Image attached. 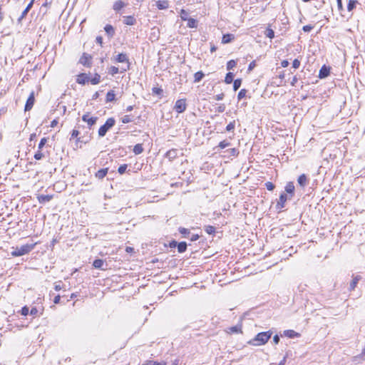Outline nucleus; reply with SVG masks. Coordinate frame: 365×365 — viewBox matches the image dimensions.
Wrapping results in <instances>:
<instances>
[{"instance_id":"nucleus-1","label":"nucleus","mask_w":365,"mask_h":365,"mask_svg":"<svg viewBox=\"0 0 365 365\" xmlns=\"http://www.w3.org/2000/svg\"><path fill=\"white\" fill-rule=\"evenodd\" d=\"M272 335V331H263L257 334L255 338L248 343L252 346H262L265 344Z\"/></svg>"},{"instance_id":"nucleus-2","label":"nucleus","mask_w":365,"mask_h":365,"mask_svg":"<svg viewBox=\"0 0 365 365\" xmlns=\"http://www.w3.org/2000/svg\"><path fill=\"white\" fill-rule=\"evenodd\" d=\"M34 245H35L34 244H26L21 245L19 247H17L11 252V254L13 257H20L30 252L34 248Z\"/></svg>"},{"instance_id":"nucleus-3","label":"nucleus","mask_w":365,"mask_h":365,"mask_svg":"<svg viewBox=\"0 0 365 365\" xmlns=\"http://www.w3.org/2000/svg\"><path fill=\"white\" fill-rule=\"evenodd\" d=\"M115 120L113 118H109L107 119L104 125L100 127L98 130V135L100 137H103L106 135L107 131L114 126Z\"/></svg>"},{"instance_id":"nucleus-4","label":"nucleus","mask_w":365,"mask_h":365,"mask_svg":"<svg viewBox=\"0 0 365 365\" xmlns=\"http://www.w3.org/2000/svg\"><path fill=\"white\" fill-rule=\"evenodd\" d=\"M187 105L185 102V99H179L175 102L174 110L178 113H181L186 110Z\"/></svg>"},{"instance_id":"nucleus-5","label":"nucleus","mask_w":365,"mask_h":365,"mask_svg":"<svg viewBox=\"0 0 365 365\" xmlns=\"http://www.w3.org/2000/svg\"><path fill=\"white\" fill-rule=\"evenodd\" d=\"M289 197L288 195L283 192L280 195L279 200L277 201V207L279 209H282L285 207V203L287 200L289 199Z\"/></svg>"},{"instance_id":"nucleus-6","label":"nucleus","mask_w":365,"mask_h":365,"mask_svg":"<svg viewBox=\"0 0 365 365\" xmlns=\"http://www.w3.org/2000/svg\"><path fill=\"white\" fill-rule=\"evenodd\" d=\"M34 101H35L34 93V91H32L26 101V103L25 105V108H24L25 111L30 110L32 108V107L34 104Z\"/></svg>"},{"instance_id":"nucleus-7","label":"nucleus","mask_w":365,"mask_h":365,"mask_svg":"<svg viewBox=\"0 0 365 365\" xmlns=\"http://www.w3.org/2000/svg\"><path fill=\"white\" fill-rule=\"evenodd\" d=\"M82 120L84 122H86L88 126L91 128L93 125L96 124L98 118L97 117H90L88 113L84 114L82 117Z\"/></svg>"},{"instance_id":"nucleus-8","label":"nucleus","mask_w":365,"mask_h":365,"mask_svg":"<svg viewBox=\"0 0 365 365\" xmlns=\"http://www.w3.org/2000/svg\"><path fill=\"white\" fill-rule=\"evenodd\" d=\"M285 192L289 195V200H291L294 195V185L293 182H288L284 187Z\"/></svg>"},{"instance_id":"nucleus-9","label":"nucleus","mask_w":365,"mask_h":365,"mask_svg":"<svg viewBox=\"0 0 365 365\" xmlns=\"http://www.w3.org/2000/svg\"><path fill=\"white\" fill-rule=\"evenodd\" d=\"M178 155V151L177 149L172 148L169 150L165 155V158H168L170 161L175 160Z\"/></svg>"},{"instance_id":"nucleus-10","label":"nucleus","mask_w":365,"mask_h":365,"mask_svg":"<svg viewBox=\"0 0 365 365\" xmlns=\"http://www.w3.org/2000/svg\"><path fill=\"white\" fill-rule=\"evenodd\" d=\"M89 81V77L86 73H81L77 76L76 82L79 84H85Z\"/></svg>"},{"instance_id":"nucleus-11","label":"nucleus","mask_w":365,"mask_h":365,"mask_svg":"<svg viewBox=\"0 0 365 365\" xmlns=\"http://www.w3.org/2000/svg\"><path fill=\"white\" fill-rule=\"evenodd\" d=\"M329 68L327 67L326 66H323L319 70V78L322 79L327 77L329 74Z\"/></svg>"},{"instance_id":"nucleus-12","label":"nucleus","mask_w":365,"mask_h":365,"mask_svg":"<svg viewBox=\"0 0 365 365\" xmlns=\"http://www.w3.org/2000/svg\"><path fill=\"white\" fill-rule=\"evenodd\" d=\"M235 39V35L232 34H226L222 36V43L223 44L229 43Z\"/></svg>"},{"instance_id":"nucleus-13","label":"nucleus","mask_w":365,"mask_h":365,"mask_svg":"<svg viewBox=\"0 0 365 365\" xmlns=\"http://www.w3.org/2000/svg\"><path fill=\"white\" fill-rule=\"evenodd\" d=\"M156 6L160 10L167 9L169 7V2L167 0L158 1Z\"/></svg>"},{"instance_id":"nucleus-14","label":"nucleus","mask_w":365,"mask_h":365,"mask_svg":"<svg viewBox=\"0 0 365 365\" xmlns=\"http://www.w3.org/2000/svg\"><path fill=\"white\" fill-rule=\"evenodd\" d=\"M297 182L302 187H304L307 185V182H308V180H307L306 175L302 174L301 175H299L297 179Z\"/></svg>"},{"instance_id":"nucleus-15","label":"nucleus","mask_w":365,"mask_h":365,"mask_svg":"<svg viewBox=\"0 0 365 365\" xmlns=\"http://www.w3.org/2000/svg\"><path fill=\"white\" fill-rule=\"evenodd\" d=\"M39 203H45L49 202L53 198V195H40L37 197Z\"/></svg>"},{"instance_id":"nucleus-16","label":"nucleus","mask_w":365,"mask_h":365,"mask_svg":"<svg viewBox=\"0 0 365 365\" xmlns=\"http://www.w3.org/2000/svg\"><path fill=\"white\" fill-rule=\"evenodd\" d=\"M108 168H103L96 173L95 176L99 180H102L107 175Z\"/></svg>"},{"instance_id":"nucleus-17","label":"nucleus","mask_w":365,"mask_h":365,"mask_svg":"<svg viewBox=\"0 0 365 365\" xmlns=\"http://www.w3.org/2000/svg\"><path fill=\"white\" fill-rule=\"evenodd\" d=\"M125 6V4L122 0H118L114 3V4L113 6V9L115 11H119Z\"/></svg>"},{"instance_id":"nucleus-18","label":"nucleus","mask_w":365,"mask_h":365,"mask_svg":"<svg viewBox=\"0 0 365 365\" xmlns=\"http://www.w3.org/2000/svg\"><path fill=\"white\" fill-rule=\"evenodd\" d=\"M35 0H31L30 1V3L27 5V6L26 7V9L23 11L20 18H19V20H21L23 19L24 18H25V16L27 15L28 12L30 11V9L32 8L33 6V4H34V2Z\"/></svg>"},{"instance_id":"nucleus-19","label":"nucleus","mask_w":365,"mask_h":365,"mask_svg":"<svg viewBox=\"0 0 365 365\" xmlns=\"http://www.w3.org/2000/svg\"><path fill=\"white\" fill-rule=\"evenodd\" d=\"M104 264V261L101 259H96L93 262V266L96 269H101L102 270L106 269L103 267Z\"/></svg>"},{"instance_id":"nucleus-20","label":"nucleus","mask_w":365,"mask_h":365,"mask_svg":"<svg viewBox=\"0 0 365 365\" xmlns=\"http://www.w3.org/2000/svg\"><path fill=\"white\" fill-rule=\"evenodd\" d=\"M104 30L109 37H113L115 34V29L113 26L110 24H107L104 27Z\"/></svg>"},{"instance_id":"nucleus-21","label":"nucleus","mask_w":365,"mask_h":365,"mask_svg":"<svg viewBox=\"0 0 365 365\" xmlns=\"http://www.w3.org/2000/svg\"><path fill=\"white\" fill-rule=\"evenodd\" d=\"M136 22L135 19L132 16H124L123 23L126 25L132 26Z\"/></svg>"},{"instance_id":"nucleus-22","label":"nucleus","mask_w":365,"mask_h":365,"mask_svg":"<svg viewBox=\"0 0 365 365\" xmlns=\"http://www.w3.org/2000/svg\"><path fill=\"white\" fill-rule=\"evenodd\" d=\"M284 335L289 338H294L299 336V334L294 330L288 329L284 331Z\"/></svg>"},{"instance_id":"nucleus-23","label":"nucleus","mask_w":365,"mask_h":365,"mask_svg":"<svg viewBox=\"0 0 365 365\" xmlns=\"http://www.w3.org/2000/svg\"><path fill=\"white\" fill-rule=\"evenodd\" d=\"M360 279H361V276H359V275L355 276L353 278L351 282L350 283L349 290H351V291L354 290Z\"/></svg>"},{"instance_id":"nucleus-24","label":"nucleus","mask_w":365,"mask_h":365,"mask_svg":"<svg viewBox=\"0 0 365 365\" xmlns=\"http://www.w3.org/2000/svg\"><path fill=\"white\" fill-rule=\"evenodd\" d=\"M91 58V56L83 53V55L80 58V63L84 66L88 65V61Z\"/></svg>"},{"instance_id":"nucleus-25","label":"nucleus","mask_w":365,"mask_h":365,"mask_svg":"<svg viewBox=\"0 0 365 365\" xmlns=\"http://www.w3.org/2000/svg\"><path fill=\"white\" fill-rule=\"evenodd\" d=\"M116 61L119 63H128V58L125 53H119L116 57Z\"/></svg>"},{"instance_id":"nucleus-26","label":"nucleus","mask_w":365,"mask_h":365,"mask_svg":"<svg viewBox=\"0 0 365 365\" xmlns=\"http://www.w3.org/2000/svg\"><path fill=\"white\" fill-rule=\"evenodd\" d=\"M143 150L144 149H143V145L138 143L134 146L133 151L135 155H139L143 152Z\"/></svg>"},{"instance_id":"nucleus-27","label":"nucleus","mask_w":365,"mask_h":365,"mask_svg":"<svg viewBox=\"0 0 365 365\" xmlns=\"http://www.w3.org/2000/svg\"><path fill=\"white\" fill-rule=\"evenodd\" d=\"M177 247L180 253L185 252L187 250V243L185 242H179Z\"/></svg>"},{"instance_id":"nucleus-28","label":"nucleus","mask_w":365,"mask_h":365,"mask_svg":"<svg viewBox=\"0 0 365 365\" xmlns=\"http://www.w3.org/2000/svg\"><path fill=\"white\" fill-rule=\"evenodd\" d=\"M204 230L209 235H213L216 232L215 227L212 225H205Z\"/></svg>"},{"instance_id":"nucleus-29","label":"nucleus","mask_w":365,"mask_h":365,"mask_svg":"<svg viewBox=\"0 0 365 365\" xmlns=\"http://www.w3.org/2000/svg\"><path fill=\"white\" fill-rule=\"evenodd\" d=\"M115 93L113 91H110L106 94V102H113L115 101Z\"/></svg>"},{"instance_id":"nucleus-30","label":"nucleus","mask_w":365,"mask_h":365,"mask_svg":"<svg viewBox=\"0 0 365 365\" xmlns=\"http://www.w3.org/2000/svg\"><path fill=\"white\" fill-rule=\"evenodd\" d=\"M187 27L189 28H197V21L192 18H189L187 20Z\"/></svg>"},{"instance_id":"nucleus-31","label":"nucleus","mask_w":365,"mask_h":365,"mask_svg":"<svg viewBox=\"0 0 365 365\" xmlns=\"http://www.w3.org/2000/svg\"><path fill=\"white\" fill-rule=\"evenodd\" d=\"M204 76L205 75H204V73L202 71H197L194 75V78H195L194 81L195 83L200 82Z\"/></svg>"},{"instance_id":"nucleus-32","label":"nucleus","mask_w":365,"mask_h":365,"mask_svg":"<svg viewBox=\"0 0 365 365\" xmlns=\"http://www.w3.org/2000/svg\"><path fill=\"white\" fill-rule=\"evenodd\" d=\"M89 81L93 85H96V84L99 83L101 81V76L96 73V74H95L93 78H92L91 79L89 78Z\"/></svg>"},{"instance_id":"nucleus-33","label":"nucleus","mask_w":365,"mask_h":365,"mask_svg":"<svg viewBox=\"0 0 365 365\" xmlns=\"http://www.w3.org/2000/svg\"><path fill=\"white\" fill-rule=\"evenodd\" d=\"M233 78H234L233 73H231V72H229V73H227L226 74V76H225V82L227 84H230V83H231L233 81Z\"/></svg>"},{"instance_id":"nucleus-34","label":"nucleus","mask_w":365,"mask_h":365,"mask_svg":"<svg viewBox=\"0 0 365 365\" xmlns=\"http://www.w3.org/2000/svg\"><path fill=\"white\" fill-rule=\"evenodd\" d=\"M264 35L266 37L272 39L274 37V31L272 29L267 28L264 32Z\"/></svg>"},{"instance_id":"nucleus-35","label":"nucleus","mask_w":365,"mask_h":365,"mask_svg":"<svg viewBox=\"0 0 365 365\" xmlns=\"http://www.w3.org/2000/svg\"><path fill=\"white\" fill-rule=\"evenodd\" d=\"M357 4V1L355 0H349L348 4H347V9L349 11H351L353 10V9L356 6V4Z\"/></svg>"},{"instance_id":"nucleus-36","label":"nucleus","mask_w":365,"mask_h":365,"mask_svg":"<svg viewBox=\"0 0 365 365\" xmlns=\"http://www.w3.org/2000/svg\"><path fill=\"white\" fill-rule=\"evenodd\" d=\"M242 81L241 79H236L233 82V89L235 91L238 90L240 87L241 86Z\"/></svg>"},{"instance_id":"nucleus-37","label":"nucleus","mask_w":365,"mask_h":365,"mask_svg":"<svg viewBox=\"0 0 365 365\" xmlns=\"http://www.w3.org/2000/svg\"><path fill=\"white\" fill-rule=\"evenodd\" d=\"M180 18L182 19V20L187 21L188 19V18H187L188 12L187 11H185V9L180 10Z\"/></svg>"},{"instance_id":"nucleus-38","label":"nucleus","mask_w":365,"mask_h":365,"mask_svg":"<svg viewBox=\"0 0 365 365\" xmlns=\"http://www.w3.org/2000/svg\"><path fill=\"white\" fill-rule=\"evenodd\" d=\"M237 65V63L234 60H230L227 63V70H232L233 68H235Z\"/></svg>"},{"instance_id":"nucleus-39","label":"nucleus","mask_w":365,"mask_h":365,"mask_svg":"<svg viewBox=\"0 0 365 365\" xmlns=\"http://www.w3.org/2000/svg\"><path fill=\"white\" fill-rule=\"evenodd\" d=\"M123 123H128L133 121L132 117L129 115H125L121 118Z\"/></svg>"},{"instance_id":"nucleus-40","label":"nucleus","mask_w":365,"mask_h":365,"mask_svg":"<svg viewBox=\"0 0 365 365\" xmlns=\"http://www.w3.org/2000/svg\"><path fill=\"white\" fill-rule=\"evenodd\" d=\"M247 93V91L246 89H241L237 95L238 100L242 99L244 97H245L246 94Z\"/></svg>"},{"instance_id":"nucleus-41","label":"nucleus","mask_w":365,"mask_h":365,"mask_svg":"<svg viewBox=\"0 0 365 365\" xmlns=\"http://www.w3.org/2000/svg\"><path fill=\"white\" fill-rule=\"evenodd\" d=\"M44 157V155L43 153H41V150H38L34 155V158L37 160H39L42 159Z\"/></svg>"},{"instance_id":"nucleus-42","label":"nucleus","mask_w":365,"mask_h":365,"mask_svg":"<svg viewBox=\"0 0 365 365\" xmlns=\"http://www.w3.org/2000/svg\"><path fill=\"white\" fill-rule=\"evenodd\" d=\"M143 365H166V364L165 362L159 363V362L153 361H147Z\"/></svg>"},{"instance_id":"nucleus-43","label":"nucleus","mask_w":365,"mask_h":365,"mask_svg":"<svg viewBox=\"0 0 365 365\" xmlns=\"http://www.w3.org/2000/svg\"><path fill=\"white\" fill-rule=\"evenodd\" d=\"M128 168V165L126 164H123V165H121L118 169V172L122 175L123 173H125V172L126 171V169Z\"/></svg>"},{"instance_id":"nucleus-44","label":"nucleus","mask_w":365,"mask_h":365,"mask_svg":"<svg viewBox=\"0 0 365 365\" xmlns=\"http://www.w3.org/2000/svg\"><path fill=\"white\" fill-rule=\"evenodd\" d=\"M235 127V122H230L226 127V130L228 132L232 131Z\"/></svg>"},{"instance_id":"nucleus-45","label":"nucleus","mask_w":365,"mask_h":365,"mask_svg":"<svg viewBox=\"0 0 365 365\" xmlns=\"http://www.w3.org/2000/svg\"><path fill=\"white\" fill-rule=\"evenodd\" d=\"M46 142H47V138H41L40 142H39V144H38V150H41L43 148V147L45 145V144L46 143Z\"/></svg>"},{"instance_id":"nucleus-46","label":"nucleus","mask_w":365,"mask_h":365,"mask_svg":"<svg viewBox=\"0 0 365 365\" xmlns=\"http://www.w3.org/2000/svg\"><path fill=\"white\" fill-rule=\"evenodd\" d=\"M230 332H232V333L242 332L241 327H237V326H235V327H230Z\"/></svg>"},{"instance_id":"nucleus-47","label":"nucleus","mask_w":365,"mask_h":365,"mask_svg":"<svg viewBox=\"0 0 365 365\" xmlns=\"http://www.w3.org/2000/svg\"><path fill=\"white\" fill-rule=\"evenodd\" d=\"M265 187L269 191L273 190L274 189V187H275L274 185L272 182H267L265 183Z\"/></svg>"},{"instance_id":"nucleus-48","label":"nucleus","mask_w":365,"mask_h":365,"mask_svg":"<svg viewBox=\"0 0 365 365\" xmlns=\"http://www.w3.org/2000/svg\"><path fill=\"white\" fill-rule=\"evenodd\" d=\"M230 145V143L226 140H222L219 143V147L222 149H224Z\"/></svg>"},{"instance_id":"nucleus-49","label":"nucleus","mask_w":365,"mask_h":365,"mask_svg":"<svg viewBox=\"0 0 365 365\" xmlns=\"http://www.w3.org/2000/svg\"><path fill=\"white\" fill-rule=\"evenodd\" d=\"M21 313L24 316L28 315L29 313V307L27 306H24V307H22L21 310Z\"/></svg>"},{"instance_id":"nucleus-50","label":"nucleus","mask_w":365,"mask_h":365,"mask_svg":"<svg viewBox=\"0 0 365 365\" xmlns=\"http://www.w3.org/2000/svg\"><path fill=\"white\" fill-rule=\"evenodd\" d=\"M179 232L180 234L183 235H186L187 234H189L190 233V231L185 228V227H180L179 228Z\"/></svg>"},{"instance_id":"nucleus-51","label":"nucleus","mask_w":365,"mask_h":365,"mask_svg":"<svg viewBox=\"0 0 365 365\" xmlns=\"http://www.w3.org/2000/svg\"><path fill=\"white\" fill-rule=\"evenodd\" d=\"M119 72V69L118 68L115 67V66H112L110 68V73L112 74V75H115V74H117Z\"/></svg>"},{"instance_id":"nucleus-52","label":"nucleus","mask_w":365,"mask_h":365,"mask_svg":"<svg viewBox=\"0 0 365 365\" xmlns=\"http://www.w3.org/2000/svg\"><path fill=\"white\" fill-rule=\"evenodd\" d=\"M300 66V61L298 59H294L292 63V67L294 68H298Z\"/></svg>"},{"instance_id":"nucleus-53","label":"nucleus","mask_w":365,"mask_h":365,"mask_svg":"<svg viewBox=\"0 0 365 365\" xmlns=\"http://www.w3.org/2000/svg\"><path fill=\"white\" fill-rule=\"evenodd\" d=\"M313 29V26L312 25H305L303 26L302 30L304 32H309Z\"/></svg>"},{"instance_id":"nucleus-54","label":"nucleus","mask_w":365,"mask_h":365,"mask_svg":"<svg viewBox=\"0 0 365 365\" xmlns=\"http://www.w3.org/2000/svg\"><path fill=\"white\" fill-rule=\"evenodd\" d=\"M38 311L36 307H32L29 313L32 316H36L38 314Z\"/></svg>"},{"instance_id":"nucleus-55","label":"nucleus","mask_w":365,"mask_h":365,"mask_svg":"<svg viewBox=\"0 0 365 365\" xmlns=\"http://www.w3.org/2000/svg\"><path fill=\"white\" fill-rule=\"evenodd\" d=\"M78 135H79V131L74 129L72 131L71 138H78Z\"/></svg>"},{"instance_id":"nucleus-56","label":"nucleus","mask_w":365,"mask_h":365,"mask_svg":"<svg viewBox=\"0 0 365 365\" xmlns=\"http://www.w3.org/2000/svg\"><path fill=\"white\" fill-rule=\"evenodd\" d=\"M61 282H58V283H56L54 286V289L56 291H60L62 289V287L61 285Z\"/></svg>"},{"instance_id":"nucleus-57","label":"nucleus","mask_w":365,"mask_h":365,"mask_svg":"<svg viewBox=\"0 0 365 365\" xmlns=\"http://www.w3.org/2000/svg\"><path fill=\"white\" fill-rule=\"evenodd\" d=\"M224 93H220L215 96L216 101H222L224 98Z\"/></svg>"},{"instance_id":"nucleus-58","label":"nucleus","mask_w":365,"mask_h":365,"mask_svg":"<svg viewBox=\"0 0 365 365\" xmlns=\"http://www.w3.org/2000/svg\"><path fill=\"white\" fill-rule=\"evenodd\" d=\"M178 242L173 240L170 242L169 246L171 248H175L178 246Z\"/></svg>"},{"instance_id":"nucleus-59","label":"nucleus","mask_w":365,"mask_h":365,"mask_svg":"<svg viewBox=\"0 0 365 365\" xmlns=\"http://www.w3.org/2000/svg\"><path fill=\"white\" fill-rule=\"evenodd\" d=\"M289 63L287 60H283L282 62H281V66L283 68H286L289 66Z\"/></svg>"},{"instance_id":"nucleus-60","label":"nucleus","mask_w":365,"mask_h":365,"mask_svg":"<svg viewBox=\"0 0 365 365\" xmlns=\"http://www.w3.org/2000/svg\"><path fill=\"white\" fill-rule=\"evenodd\" d=\"M256 66V63H255V61H252L249 66H248V70L249 71H252L255 67Z\"/></svg>"},{"instance_id":"nucleus-61","label":"nucleus","mask_w":365,"mask_h":365,"mask_svg":"<svg viewBox=\"0 0 365 365\" xmlns=\"http://www.w3.org/2000/svg\"><path fill=\"white\" fill-rule=\"evenodd\" d=\"M279 341V336L276 334L273 337V342L275 344H277Z\"/></svg>"},{"instance_id":"nucleus-62","label":"nucleus","mask_w":365,"mask_h":365,"mask_svg":"<svg viewBox=\"0 0 365 365\" xmlns=\"http://www.w3.org/2000/svg\"><path fill=\"white\" fill-rule=\"evenodd\" d=\"M58 123V120L57 119H54L51 123V128H54V127H56Z\"/></svg>"},{"instance_id":"nucleus-63","label":"nucleus","mask_w":365,"mask_h":365,"mask_svg":"<svg viewBox=\"0 0 365 365\" xmlns=\"http://www.w3.org/2000/svg\"><path fill=\"white\" fill-rule=\"evenodd\" d=\"M61 297L60 295H56L53 299L54 304H58L60 302Z\"/></svg>"},{"instance_id":"nucleus-64","label":"nucleus","mask_w":365,"mask_h":365,"mask_svg":"<svg viewBox=\"0 0 365 365\" xmlns=\"http://www.w3.org/2000/svg\"><path fill=\"white\" fill-rule=\"evenodd\" d=\"M96 41V43L101 45L103 43V38L101 36H97Z\"/></svg>"}]
</instances>
